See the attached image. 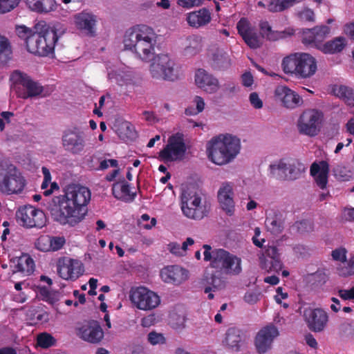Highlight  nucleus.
Segmentation results:
<instances>
[{"label":"nucleus","instance_id":"6","mask_svg":"<svg viewBox=\"0 0 354 354\" xmlns=\"http://www.w3.org/2000/svg\"><path fill=\"white\" fill-rule=\"evenodd\" d=\"M39 26V24L35 26L37 30L28 40V51L39 56L46 57L54 53L59 35L54 28L46 24L41 28Z\"/></svg>","mask_w":354,"mask_h":354},{"label":"nucleus","instance_id":"47","mask_svg":"<svg viewBox=\"0 0 354 354\" xmlns=\"http://www.w3.org/2000/svg\"><path fill=\"white\" fill-rule=\"evenodd\" d=\"M37 343L40 347L47 348L55 344V339L50 334L42 333L38 335Z\"/></svg>","mask_w":354,"mask_h":354},{"label":"nucleus","instance_id":"19","mask_svg":"<svg viewBox=\"0 0 354 354\" xmlns=\"http://www.w3.org/2000/svg\"><path fill=\"white\" fill-rule=\"evenodd\" d=\"M260 265L262 269L268 272H279L283 268L280 254L276 246H268L259 257Z\"/></svg>","mask_w":354,"mask_h":354},{"label":"nucleus","instance_id":"53","mask_svg":"<svg viewBox=\"0 0 354 354\" xmlns=\"http://www.w3.org/2000/svg\"><path fill=\"white\" fill-rule=\"evenodd\" d=\"M21 0H0V13L8 12L16 8Z\"/></svg>","mask_w":354,"mask_h":354},{"label":"nucleus","instance_id":"44","mask_svg":"<svg viewBox=\"0 0 354 354\" xmlns=\"http://www.w3.org/2000/svg\"><path fill=\"white\" fill-rule=\"evenodd\" d=\"M193 106H189L185 110V113L187 115H196L201 113L205 108L204 100L200 96H195L193 99Z\"/></svg>","mask_w":354,"mask_h":354},{"label":"nucleus","instance_id":"54","mask_svg":"<svg viewBox=\"0 0 354 354\" xmlns=\"http://www.w3.org/2000/svg\"><path fill=\"white\" fill-rule=\"evenodd\" d=\"M97 160L100 162L98 167H97L96 170H105L107 169L109 167L117 168L119 166L118 161L115 159H104L97 158Z\"/></svg>","mask_w":354,"mask_h":354},{"label":"nucleus","instance_id":"2","mask_svg":"<svg viewBox=\"0 0 354 354\" xmlns=\"http://www.w3.org/2000/svg\"><path fill=\"white\" fill-rule=\"evenodd\" d=\"M157 35L146 25H137L127 30L124 36V46L145 62L150 61L155 54Z\"/></svg>","mask_w":354,"mask_h":354},{"label":"nucleus","instance_id":"60","mask_svg":"<svg viewBox=\"0 0 354 354\" xmlns=\"http://www.w3.org/2000/svg\"><path fill=\"white\" fill-rule=\"evenodd\" d=\"M338 295L344 300L354 299V287L350 289H341L338 291Z\"/></svg>","mask_w":354,"mask_h":354},{"label":"nucleus","instance_id":"61","mask_svg":"<svg viewBox=\"0 0 354 354\" xmlns=\"http://www.w3.org/2000/svg\"><path fill=\"white\" fill-rule=\"evenodd\" d=\"M250 102L255 109H261L263 106L262 100L259 98V95L255 92L250 93Z\"/></svg>","mask_w":354,"mask_h":354},{"label":"nucleus","instance_id":"12","mask_svg":"<svg viewBox=\"0 0 354 354\" xmlns=\"http://www.w3.org/2000/svg\"><path fill=\"white\" fill-rule=\"evenodd\" d=\"M186 151L184 135L177 132L169 138L167 145L159 152V157L165 162L174 161L183 156Z\"/></svg>","mask_w":354,"mask_h":354},{"label":"nucleus","instance_id":"5","mask_svg":"<svg viewBox=\"0 0 354 354\" xmlns=\"http://www.w3.org/2000/svg\"><path fill=\"white\" fill-rule=\"evenodd\" d=\"M204 261H209L210 266L226 274L238 275L242 271L241 259L224 249H212L205 244Z\"/></svg>","mask_w":354,"mask_h":354},{"label":"nucleus","instance_id":"45","mask_svg":"<svg viewBox=\"0 0 354 354\" xmlns=\"http://www.w3.org/2000/svg\"><path fill=\"white\" fill-rule=\"evenodd\" d=\"M301 164H298L297 166L295 163L287 165V171L286 178L283 180H294L299 178L301 172L304 170V168Z\"/></svg>","mask_w":354,"mask_h":354},{"label":"nucleus","instance_id":"21","mask_svg":"<svg viewBox=\"0 0 354 354\" xmlns=\"http://www.w3.org/2000/svg\"><path fill=\"white\" fill-rule=\"evenodd\" d=\"M201 198L197 195L182 198L181 209L185 216L192 219H201L206 216L205 207L201 205Z\"/></svg>","mask_w":354,"mask_h":354},{"label":"nucleus","instance_id":"50","mask_svg":"<svg viewBox=\"0 0 354 354\" xmlns=\"http://www.w3.org/2000/svg\"><path fill=\"white\" fill-rule=\"evenodd\" d=\"M315 32V27L310 29L303 30L301 41L305 46L314 48Z\"/></svg>","mask_w":354,"mask_h":354},{"label":"nucleus","instance_id":"15","mask_svg":"<svg viewBox=\"0 0 354 354\" xmlns=\"http://www.w3.org/2000/svg\"><path fill=\"white\" fill-rule=\"evenodd\" d=\"M57 270L61 278L71 281H75L84 272L83 265L80 261L67 257L58 259Z\"/></svg>","mask_w":354,"mask_h":354},{"label":"nucleus","instance_id":"27","mask_svg":"<svg viewBox=\"0 0 354 354\" xmlns=\"http://www.w3.org/2000/svg\"><path fill=\"white\" fill-rule=\"evenodd\" d=\"M244 337L241 330L236 327L229 328L225 334L223 344L228 349L238 352L241 350Z\"/></svg>","mask_w":354,"mask_h":354},{"label":"nucleus","instance_id":"48","mask_svg":"<svg viewBox=\"0 0 354 354\" xmlns=\"http://www.w3.org/2000/svg\"><path fill=\"white\" fill-rule=\"evenodd\" d=\"M339 274L347 277L354 274V255L350 258L348 261L344 263V265L338 268Z\"/></svg>","mask_w":354,"mask_h":354},{"label":"nucleus","instance_id":"16","mask_svg":"<svg viewBox=\"0 0 354 354\" xmlns=\"http://www.w3.org/2000/svg\"><path fill=\"white\" fill-rule=\"evenodd\" d=\"M304 319L309 330L315 333L323 331L328 322V313L321 308L305 309Z\"/></svg>","mask_w":354,"mask_h":354},{"label":"nucleus","instance_id":"3","mask_svg":"<svg viewBox=\"0 0 354 354\" xmlns=\"http://www.w3.org/2000/svg\"><path fill=\"white\" fill-rule=\"evenodd\" d=\"M240 150V140L231 135H219L211 139L207 146L208 158L217 165L232 161Z\"/></svg>","mask_w":354,"mask_h":354},{"label":"nucleus","instance_id":"10","mask_svg":"<svg viewBox=\"0 0 354 354\" xmlns=\"http://www.w3.org/2000/svg\"><path fill=\"white\" fill-rule=\"evenodd\" d=\"M16 219L19 225L27 228H41L46 223L44 212L32 205L19 208L16 212Z\"/></svg>","mask_w":354,"mask_h":354},{"label":"nucleus","instance_id":"31","mask_svg":"<svg viewBox=\"0 0 354 354\" xmlns=\"http://www.w3.org/2000/svg\"><path fill=\"white\" fill-rule=\"evenodd\" d=\"M211 13L205 8L192 12L187 15V21L188 24L194 28L206 26L211 21Z\"/></svg>","mask_w":354,"mask_h":354},{"label":"nucleus","instance_id":"4","mask_svg":"<svg viewBox=\"0 0 354 354\" xmlns=\"http://www.w3.org/2000/svg\"><path fill=\"white\" fill-rule=\"evenodd\" d=\"M281 68L286 74L299 79H308L317 70V60L309 53H294L283 57Z\"/></svg>","mask_w":354,"mask_h":354},{"label":"nucleus","instance_id":"1","mask_svg":"<svg viewBox=\"0 0 354 354\" xmlns=\"http://www.w3.org/2000/svg\"><path fill=\"white\" fill-rule=\"evenodd\" d=\"M91 195L89 189L86 187L68 185L64 194L53 200L54 205L50 208L52 218L61 225L75 226L84 218L82 208L89 203Z\"/></svg>","mask_w":354,"mask_h":354},{"label":"nucleus","instance_id":"36","mask_svg":"<svg viewBox=\"0 0 354 354\" xmlns=\"http://www.w3.org/2000/svg\"><path fill=\"white\" fill-rule=\"evenodd\" d=\"M202 283L206 286L204 288L205 292H214L225 287V281L221 277L216 276V274H205Z\"/></svg>","mask_w":354,"mask_h":354},{"label":"nucleus","instance_id":"40","mask_svg":"<svg viewBox=\"0 0 354 354\" xmlns=\"http://www.w3.org/2000/svg\"><path fill=\"white\" fill-rule=\"evenodd\" d=\"M12 49L9 40L0 35V64L4 65L12 58Z\"/></svg>","mask_w":354,"mask_h":354},{"label":"nucleus","instance_id":"63","mask_svg":"<svg viewBox=\"0 0 354 354\" xmlns=\"http://www.w3.org/2000/svg\"><path fill=\"white\" fill-rule=\"evenodd\" d=\"M242 84L246 87L251 86L254 82L253 76L250 72L244 73L241 76Z\"/></svg>","mask_w":354,"mask_h":354},{"label":"nucleus","instance_id":"7","mask_svg":"<svg viewBox=\"0 0 354 354\" xmlns=\"http://www.w3.org/2000/svg\"><path fill=\"white\" fill-rule=\"evenodd\" d=\"M14 84V89L19 97L28 99L41 95L44 91L43 86L26 73L15 71L10 76Z\"/></svg>","mask_w":354,"mask_h":354},{"label":"nucleus","instance_id":"56","mask_svg":"<svg viewBox=\"0 0 354 354\" xmlns=\"http://www.w3.org/2000/svg\"><path fill=\"white\" fill-rule=\"evenodd\" d=\"M148 341L152 344L156 345L158 344H164L165 342V338L161 333H157L156 332H151L148 334Z\"/></svg>","mask_w":354,"mask_h":354},{"label":"nucleus","instance_id":"17","mask_svg":"<svg viewBox=\"0 0 354 354\" xmlns=\"http://www.w3.org/2000/svg\"><path fill=\"white\" fill-rule=\"evenodd\" d=\"M279 335L278 328L272 324L263 327L257 334L254 345L259 354H263L271 349L273 340Z\"/></svg>","mask_w":354,"mask_h":354},{"label":"nucleus","instance_id":"42","mask_svg":"<svg viewBox=\"0 0 354 354\" xmlns=\"http://www.w3.org/2000/svg\"><path fill=\"white\" fill-rule=\"evenodd\" d=\"M287 165L283 160L271 164L270 165L271 175L277 179L283 180L286 178Z\"/></svg>","mask_w":354,"mask_h":354},{"label":"nucleus","instance_id":"51","mask_svg":"<svg viewBox=\"0 0 354 354\" xmlns=\"http://www.w3.org/2000/svg\"><path fill=\"white\" fill-rule=\"evenodd\" d=\"M35 248L41 252H50V235H41L35 241Z\"/></svg>","mask_w":354,"mask_h":354},{"label":"nucleus","instance_id":"33","mask_svg":"<svg viewBox=\"0 0 354 354\" xmlns=\"http://www.w3.org/2000/svg\"><path fill=\"white\" fill-rule=\"evenodd\" d=\"M28 7L39 14L48 13L57 8L55 0H26Z\"/></svg>","mask_w":354,"mask_h":354},{"label":"nucleus","instance_id":"14","mask_svg":"<svg viewBox=\"0 0 354 354\" xmlns=\"http://www.w3.org/2000/svg\"><path fill=\"white\" fill-rule=\"evenodd\" d=\"M26 184V179L15 167H10L0 181V191L7 194L21 193Z\"/></svg>","mask_w":354,"mask_h":354},{"label":"nucleus","instance_id":"64","mask_svg":"<svg viewBox=\"0 0 354 354\" xmlns=\"http://www.w3.org/2000/svg\"><path fill=\"white\" fill-rule=\"evenodd\" d=\"M301 17L308 21H313L315 19V13L310 9H306L301 12Z\"/></svg>","mask_w":354,"mask_h":354},{"label":"nucleus","instance_id":"9","mask_svg":"<svg viewBox=\"0 0 354 354\" xmlns=\"http://www.w3.org/2000/svg\"><path fill=\"white\" fill-rule=\"evenodd\" d=\"M323 119L324 113L322 111L315 109L304 111L297 122L299 131L310 137L317 136Z\"/></svg>","mask_w":354,"mask_h":354},{"label":"nucleus","instance_id":"26","mask_svg":"<svg viewBox=\"0 0 354 354\" xmlns=\"http://www.w3.org/2000/svg\"><path fill=\"white\" fill-rule=\"evenodd\" d=\"M329 165L325 160L313 162L310 168V174L314 178L317 186L320 189L326 188L328 183Z\"/></svg>","mask_w":354,"mask_h":354},{"label":"nucleus","instance_id":"38","mask_svg":"<svg viewBox=\"0 0 354 354\" xmlns=\"http://www.w3.org/2000/svg\"><path fill=\"white\" fill-rule=\"evenodd\" d=\"M303 0H270L267 9L270 12H281Z\"/></svg>","mask_w":354,"mask_h":354},{"label":"nucleus","instance_id":"62","mask_svg":"<svg viewBox=\"0 0 354 354\" xmlns=\"http://www.w3.org/2000/svg\"><path fill=\"white\" fill-rule=\"evenodd\" d=\"M297 228L301 232H308L312 230V224L307 220H303L297 223Z\"/></svg>","mask_w":354,"mask_h":354},{"label":"nucleus","instance_id":"18","mask_svg":"<svg viewBox=\"0 0 354 354\" xmlns=\"http://www.w3.org/2000/svg\"><path fill=\"white\" fill-rule=\"evenodd\" d=\"M238 33L242 37L245 43L251 48L256 49L261 46V42L256 28L245 17L236 24Z\"/></svg>","mask_w":354,"mask_h":354},{"label":"nucleus","instance_id":"35","mask_svg":"<svg viewBox=\"0 0 354 354\" xmlns=\"http://www.w3.org/2000/svg\"><path fill=\"white\" fill-rule=\"evenodd\" d=\"M210 66L215 71H224L231 66V60L225 53L217 51L212 55Z\"/></svg>","mask_w":354,"mask_h":354},{"label":"nucleus","instance_id":"43","mask_svg":"<svg viewBox=\"0 0 354 354\" xmlns=\"http://www.w3.org/2000/svg\"><path fill=\"white\" fill-rule=\"evenodd\" d=\"M266 226L269 232L275 235L279 234L283 230V221L276 216L267 217Z\"/></svg>","mask_w":354,"mask_h":354},{"label":"nucleus","instance_id":"59","mask_svg":"<svg viewBox=\"0 0 354 354\" xmlns=\"http://www.w3.org/2000/svg\"><path fill=\"white\" fill-rule=\"evenodd\" d=\"M168 248L171 253L177 256H184L185 254L182 245L177 243H171L168 245Z\"/></svg>","mask_w":354,"mask_h":354},{"label":"nucleus","instance_id":"52","mask_svg":"<svg viewBox=\"0 0 354 354\" xmlns=\"http://www.w3.org/2000/svg\"><path fill=\"white\" fill-rule=\"evenodd\" d=\"M17 35L22 39L25 40L26 48H28V42L29 39L32 36L33 32L31 29L25 26H19L16 28Z\"/></svg>","mask_w":354,"mask_h":354},{"label":"nucleus","instance_id":"25","mask_svg":"<svg viewBox=\"0 0 354 354\" xmlns=\"http://www.w3.org/2000/svg\"><path fill=\"white\" fill-rule=\"evenodd\" d=\"M160 277L165 283L179 285L187 279V271L179 266H168L160 270Z\"/></svg>","mask_w":354,"mask_h":354},{"label":"nucleus","instance_id":"32","mask_svg":"<svg viewBox=\"0 0 354 354\" xmlns=\"http://www.w3.org/2000/svg\"><path fill=\"white\" fill-rule=\"evenodd\" d=\"M13 272H21L24 275L31 274L35 270V263L30 255L23 254L12 261Z\"/></svg>","mask_w":354,"mask_h":354},{"label":"nucleus","instance_id":"20","mask_svg":"<svg viewBox=\"0 0 354 354\" xmlns=\"http://www.w3.org/2000/svg\"><path fill=\"white\" fill-rule=\"evenodd\" d=\"M274 98L281 105L287 109H295L303 103L301 97L290 88L279 85L274 90Z\"/></svg>","mask_w":354,"mask_h":354},{"label":"nucleus","instance_id":"37","mask_svg":"<svg viewBox=\"0 0 354 354\" xmlns=\"http://www.w3.org/2000/svg\"><path fill=\"white\" fill-rule=\"evenodd\" d=\"M333 92L347 105L354 106V90L352 88L344 85L335 86L333 88Z\"/></svg>","mask_w":354,"mask_h":354},{"label":"nucleus","instance_id":"49","mask_svg":"<svg viewBox=\"0 0 354 354\" xmlns=\"http://www.w3.org/2000/svg\"><path fill=\"white\" fill-rule=\"evenodd\" d=\"M66 244V239L63 236H50V252L61 250Z\"/></svg>","mask_w":354,"mask_h":354},{"label":"nucleus","instance_id":"28","mask_svg":"<svg viewBox=\"0 0 354 354\" xmlns=\"http://www.w3.org/2000/svg\"><path fill=\"white\" fill-rule=\"evenodd\" d=\"M261 34L269 41H277L286 39L295 34V30L292 28H287L282 31L273 30L268 21H263L259 24Z\"/></svg>","mask_w":354,"mask_h":354},{"label":"nucleus","instance_id":"57","mask_svg":"<svg viewBox=\"0 0 354 354\" xmlns=\"http://www.w3.org/2000/svg\"><path fill=\"white\" fill-rule=\"evenodd\" d=\"M260 292L248 291L245 292L243 300L249 304H254L259 300Z\"/></svg>","mask_w":354,"mask_h":354},{"label":"nucleus","instance_id":"46","mask_svg":"<svg viewBox=\"0 0 354 354\" xmlns=\"http://www.w3.org/2000/svg\"><path fill=\"white\" fill-rule=\"evenodd\" d=\"M110 75H112L111 78H114L116 83L120 86L133 84L132 75L129 73L120 72L115 74H109Z\"/></svg>","mask_w":354,"mask_h":354},{"label":"nucleus","instance_id":"13","mask_svg":"<svg viewBox=\"0 0 354 354\" xmlns=\"http://www.w3.org/2000/svg\"><path fill=\"white\" fill-rule=\"evenodd\" d=\"M62 144L66 151L73 155L82 154L86 147L84 133L77 128L65 130L62 136Z\"/></svg>","mask_w":354,"mask_h":354},{"label":"nucleus","instance_id":"22","mask_svg":"<svg viewBox=\"0 0 354 354\" xmlns=\"http://www.w3.org/2000/svg\"><path fill=\"white\" fill-rule=\"evenodd\" d=\"M78 335L85 342L98 344L104 337V331L98 322L91 320L78 328Z\"/></svg>","mask_w":354,"mask_h":354},{"label":"nucleus","instance_id":"55","mask_svg":"<svg viewBox=\"0 0 354 354\" xmlns=\"http://www.w3.org/2000/svg\"><path fill=\"white\" fill-rule=\"evenodd\" d=\"M203 0H176L179 6L186 9H191L194 7H198L203 3Z\"/></svg>","mask_w":354,"mask_h":354},{"label":"nucleus","instance_id":"11","mask_svg":"<svg viewBox=\"0 0 354 354\" xmlns=\"http://www.w3.org/2000/svg\"><path fill=\"white\" fill-rule=\"evenodd\" d=\"M150 65V73L156 80H174V62L167 55L160 54L154 57Z\"/></svg>","mask_w":354,"mask_h":354},{"label":"nucleus","instance_id":"29","mask_svg":"<svg viewBox=\"0 0 354 354\" xmlns=\"http://www.w3.org/2000/svg\"><path fill=\"white\" fill-rule=\"evenodd\" d=\"M75 23L78 29L85 31L87 35L90 36L95 35L96 17L93 14L84 11L76 14Z\"/></svg>","mask_w":354,"mask_h":354},{"label":"nucleus","instance_id":"39","mask_svg":"<svg viewBox=\"0 0 354 354\" xmlns=\"http://www.w3.org/2000/svg\"><path fill=\"white\" fill-rule=\"evenodd\" d=\"M188 45L184 49L186 56H194L199 53L203 48L202 39L197 35H192L187 38Z\"/></svg>","mask_w":354,"mask_h":354},{"label":"nucleus","instance_id":"23","mask_svg":"<svg viewBox=\"0 0 354 354\" xmlns=\"http://www.w3.org/2000/svg\"><path fill=\"white\" fill-rule=\"evenodd\" d=\"M195 82L198 88L210 94L216 93L220 88L218 80L203 68L196 71Z\"/></svg>","mask_w":354,"mask_h":354},{"label":"nucleus","instance_id":"24","mask_svg":"<svg viewBox=\"0 0 354 354\" xmlns=\"http://www.w3.org/2000/svg\"><path fill=\"white\" fill-rule=\"evenodd\" d=\"M233 196L232 184L228 182L223 183L218 192V200L222 209L229 216H232L234 212Z\"/></svg>","mask_w":354,"mask_h":354},{"label":"nucleus","instance_id":"34","mask_svg":"<svg viewBox=\"0 0 354 354\" xmlns=\"http://www.w3.org/2000/svg\"><path fill=\"white\" fill-rule=\"evenodd\" d=\"M347 41L344 37H337L322 46V50L324 54H335L340 53L346 47Z\"/></svg>","mask_w":354,"mask_h":354},{"label":"nucleus","instance_id":"30","mask_svg":"<svg viewBox=\"0 0 354 354\" xmlns=\"http://www.w3.org/2000/svg\"><path fill=\"white\" fill-rule=\"evenodd\" d=\"M111 190L115 198L127 203L133 202L136 197V192H131L129 184L124 178L115 182L112 185Z\"/></svg>","mask_w":354,"mask_h":354},{"label":"nucleus","instance_id":"58","mask_svg":"<svg viewBox=\"0 0 354 354\" xmlns=\"http://www.w3.org/2000/svg\"><path fill=\"white\" fill-rule=\"evenodd\" d=\"M346 252L345 248H339L333 250L331 255L334 260L340 261L344 263L346 259Z\"/></svg>","mask_w":354,"mask_h":354},{"label":"nucleus","instance_id":"41","mask_svg":"<svg viewBox=\"0 0 354 354\" xmlns=\"http://www.w3.org/2000/svg\"><path fill=\"white\" fill-rule=\"evenodd\" d=\"M315 43L314 48L322 50V46L324 45V40L329 35L330 29L326 25L315 27Z\"/></svg>","mask_w":354,"mask_h":354},{"label":"nucleus","instance_id":"8","mask_svg":"<svg viewBox=\"0 0 354 354\" xmlns=\"http://www.w3.org/2000/svg\"><path fill=\"white\" fill-rule=\"evenodd\" d=\"M129 299L135 307L142 310L154 309L160 303V297L144 286L132 287L129 291Z\"/></svg>","mask_w":354,"mask_h":354}]
</instances>
